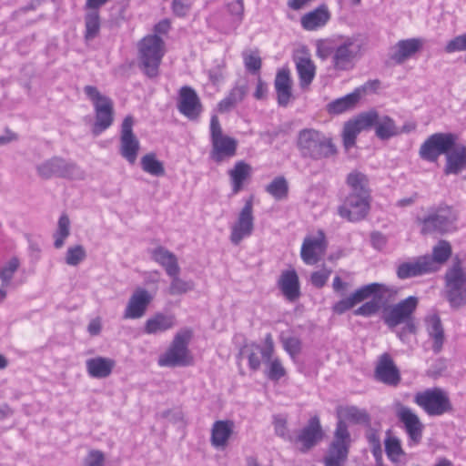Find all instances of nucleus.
Returning a JSON list of instances; mask_svg holds the SVG:
<instances>
[{"label": "nucleus", "instance_id": "338daca9", "mask_svg": "<svg viewBox=\"0 0 466 466\" xmlns=\"http://www.w3.org/2000/svg\"><path fill=\"white\" fill-rule=\"evenodd\" d=\"M401 324H403V326L397 331V335L400 340L405 341L409 335L417 332V326L414 319L402 322Z\"/></svg>", "mask_w": 466, "mask_h": 466}, {"label": "nucleus", "instance_id": "49530a36", "mask_svg": "<svg viewBox=\"0 0 466 466\" xmlns=\"http://www.w3.org/2000/svg\"><path fill=\"white\" fill-rule=\"evenodd\" d=\"M385 452L392 462L400 461V458L405 455L398 437L393 436L390 431H387V438L384 441Z\"/></svg>", "mask_w": 466, "mask_h": 466}, {"label": "nucleus", "instance_id": "680f3d73", "mask_svg": "<svg viewBox=\"0 0 466 466\" xmlns=\"http://www.w3.org/2000/svg\"><path fill=\"white\" fill-rule=\"evenodd\" d=\"M380 301L378 299H371L370 301L365 302L360 307L354 310V315L356 316H363V317H370L376 314L380 309Z\"/></svg>", "mask_w": 466, "mask_h": 466}, {"label": "nucleus", "instance_id": "c756f323", "mask_svg": "<svg viewBox=\"0 0 466 466\" xmlns=\"http://www.w3.org/2000/svg\"><path fill=\"white\" fill-rule=\"evenodd\" d=\"M274 86L279 106H287L292 98V80L289 68H281L277 72Z\"/></svg>", "mask_w": 466, "mask_h": 466}, {"label": "nucleus", "instance_id": "9b49d317", "mask_svg": "<svg viewBox=\"0 0 466 466\" xmlns=\"http://www.w3.org/2000/svg\"><path fill=\"white\" fill-rule=\"evenodd\" d=\"M275 352V344L271 333H268L263 345L251 341L244 343L238 352V359H246L252 372L260 370L262 361H269Z\"/></svg>", "mask_w": 466, "mask_h": 466}, {"label": "nucleus", "instance_id": "6ab92c4d", "mask_svg": "<svg viewBox=\"0 0 466 466\" xmlns=\"http://www.w3.org/2000/svg\"><path fill=\"white\" fill-rule=\"evenodd\" d=\"M77 170L76 164L60 157H53L36 167L37 174L44 179L53 177L72 179Z\"/></svg>", "mask_w": 466, "mask_h": 466}, {"label": "nucleus", "instance_id": "393cba45", "mask_svg": "<svg viewBox=\"0 0 466 466\" xmlns=\"http://www.w3.org/2000/svg\"><path fill=\"white\" fill-rule=\"evenodd\" d=\"M152 299V296L147 289H137L128 299L123 318L126 319L142 318L151 303Z\"/></svg>", "mask_w": 466, "mask_h": 466}, {"label": "nucleus", "instance_id": "603ef678", "mask_svg": "<svg viewBox=\"0 0 466 466\" xmlns=\"http://www.w3.org/2000/svg\"><path fill=\"white\" fill-rule=\"evenodd\" d=\"M171 278V282L168 287V294L181 295L185 294L194 289V282L189 280L186 281L179 278V273L176 275H168Z\"/></svg>", "mask_w": 466, "mask_h": 466}, {"label": "nucleus", "instance_id": "ddd939ff", "mask_svg": "<svg viewBox=\"0 0 466 466\" xmlns=\"http://www.w3.org/2000/svg\"><path fill=\"white\" fill-rule=\"evenodd\" d=\"M418 304L419 299L410 296L397 304L385 308L381 319L389 329H393L402 322L414 319L413 314Z\"/></svg>", "mask_w": 466, "mask_h": 466}, {"label": "nucleus", "instance_id": "412c9836", "mask_svg": "<svg viewBox=\"0 0 466 466\" xmlns=\"http://www.w3.org/2000/svg\"><path fill=\"white\" fill-rule=\"evenodd\" d=\"M325 232L319 229L316 235L307 236L302 242L300 257L307 265L317 264L328 248Z\"/></svg>", "mask_w": 466, "mask_h": 466}, {"label": "nucleus", "instance_id": "e433bc0d", "mask_svg": "<svg viewBox=\"0 0 466 466\" xmlns=\"http://www.w3.org/2000/svg\"><path fill=\"white\" fill-rule=\"evenodd\" d=\"M115 366L116 361L113 359L105 357H96L86 361L88 375L96 379L109 377Z\"/></svg>", "mask_w": 466, "mask_h": 466}, {"label": "nucleus", "instance_id": "aec40b11", "mask_svg": "<svg viewBox=\"0 0 466 466\" xmlns=\"http://www.w3.org/2000/svg\"><path fill=\"white\" fill-rule=\"evenodd\" d=\"M177 108L180 114L191 121H198L203 112V105L196 90L189 86L179 88Z\"/></svg>", "mask_w": 466, "mask_h": 466}, {"label": "nucleus", "instance_id": "9d476101", "mask_svg": "<svg viewBox=\"0 0 466 466\" xmlns=\"http://www.w3.org/2000/svg\"><path fill=\"white\" fill-rule=\"evenodd\" d=\"M446 299L453 309L466 305V269L457 259L445 273Z\"/></svg>", "mask_w": 466, "mask_h": 466}, {"label": "nucleus", "instance_id": "2eb2a0df", "mask_svg": "<svg viewBox=\"0 0 466 466\" xmlns=\"http://www.w3.org/2000/svg\"><path fill=\"white\" fill-rule=\"evenodd\" d=\"M323 439V431L319 418L315 415L299 431L296 436L290 438V442L301 453H307Z\"/></svg>", "mask_w": 466, "mask_h": 466}, {"label": "nucleus", "instance_id": "2f4dec72", "mask_svg": "<svg viewBox=\"0 0 466 466\" xmlns=\"http://www.w3.org/2000/svg\"><path fill=\"white\" fill-rule=\"evenodd\" d=\"M230 18L228 22H218V28L223 33L236 30L244 19L245 6L243 0H235L226 5Z\"/></svg>", "mask_w": 466, "mask_h": 466}, {"label": "nucleus", "instance_id": "bf43d9fd", "mask_svg": "<svg viewBox=\"0 0 466 466\" xmlns=\"http://www.w3.org/2000/svg\"><path fill=\"white\" fill-rule=\"evenodd\" d=\"M444 50L448 54L466 51V33L459 35L448 41ZM464 62L466 64V54Z\"/></svg>", "mask_w": 466, "mask_h": 466}, {"label": "nucleus", "instance_id": "20e7f679", "mask_svg": "<svg viewBox=\"0 0 466 466\" xmlns=\"http://www.w3.org/2000/svg\"><path fill=\"white\" fill-rule=\"evenodd\" d=\"M458 219V212L451 206L441 203L431 208L427 215L417 217L416 223L423 236L445 235L457 230Z\"/></svg>", "mask_w": 466, "mask_h": 466}, {"label": "nucleus", "instance_id": "6e6552de", "mask_svg": "<svg viewBox=\"0 0 466 466\" xmlns=\"http://www.w3.org/2000/svg\"><path fill=\"white\" fill-rule=\"evenodd\" d=\"M209 135L211 144L209 158L212 161L220 164L237 155L238 140L223 133L217 115L210 117Z\"/></svg>", "mask_w": 466, "mask_h": 466}, {"label": "nucleus", "instance_id": "6e6d98bb", "mask_svg": "<svg viewBox=\"0 0 466 466\" xmlns=\"http://www.w3.org/2000/svg\"><path fill=\"white\" fill-rule=\"evenodd\" d=\"M86 258V252L82 245L69 247L66 250L65 261L69 266H77Z\"/></svg>", "mask_w": 466, "mask_h": 466}, {"label": "nucleus", "instance_id": "79ce46f5", "mask_svg": "<svg viewBox=\"0 0 466 466\" xmlns=\"http://www.w3.org/2000/svg\"><path fill=\"white\" fill-rule=\"evenodd\" d=\"M360 99V93L359 90H355L350 94L329 102L327 105L326 109L330 115H339L353 109L357 106Z\"/></svg>", "mask_w": 466, "mask_h": 466}, {"label": "nucleus", "instance_id": "ea45409f", "mask_svg": "<svg viewBox=\"0 0 466 466\" xmlns=\"http://www.w3.org/2000/svg\"><path fill=\"white\" fill-rule=\"evenodd\" d=\"M365 114L376 115V119L372 124V127H375V134L380 139L387 140L400 134V131L391 117L388 116H380L378 112L375 110L365 112Z\"/></svg>", "mask_w": 466, "mask_h": 466}, {"label": "nucleus", "instance_id": "f03ea898", "mask_svg": "<svg viewBox=\"0 0 466 466\" xmlns=\"http://www.w3.org/2000/svg\"><path fill=\"white\" fill-rule=\"evenodd\" d=\"M316 55L321 60L330 58L336 72L350 71L362 55V46L353 36L338 35L316 42Z\"/></svg>", "mask_w": 466, "mask_h": 466}, {"label": "nucleus", "instance_id": "f3484780", "mask_svg": "<svg viewBox=\"0 0 466 466\" xmlns=\"http://www.w3.org/2000/svg\"><path fill=\"white\" fill-rule=\"evenodd\" d=\"M134 117L127 116L121 124L119 153L129 164L134 165L138 156L140 143L133 132Z\"/></svg>", "mask_w": 466, "mask_h": 466}, {"label": "nucleus", "instance_id": "cd10ccee", "mask_svg": "<svg viewBox=\"0 0 466 466\" xmlns=\"http://www.w3.org/2000/svg\"><path fill=\"white\" fill-rule=\"evenodd\" d=\"M424 41L420 38H409L400 40L394 46V51L390 54V60L397 65L403 64L406 60L412 57L416 53L422 49Z\"/></svg>", "mask_w": 466, "mask_h": 466}, {"label": "nucleus", "instance_id": "a878e982", "mask_svg": "<svg viewBox=\"0 0 466 466\" xmlns=\"http://www.w3.org/2000/svg\"><path fill=\"white\" fill-rule=\"evenodd\" d=\"M252 173L251 165L244 160L237 161L233 167L228 170L231 186V196H235L244 189L245 186L249 183Z\"/></svg>", "mask_w": 466, "mask_h": 466}, {"label": "nucleus", "instance_id": "5fc2aeb1", "mask_svg": "<svg viewBox=\"0 0 466 466\" xmlns=\"http://www.w3.org/2000/svg\"><path fill=\"white\" fill-rule=\"evenodd\" d=\"M20 267V260L16 257L11 258L7 263L0 268V279L3 287H7Z\"/></svg>", "mask_w": 466, "mask_h": 466}, {"label": "nucleus", "instance_id": "473e14b6", "mask_svg": "<svg viewBox=\"0 0 466 466\" xmlns=\"http://www.w3.org/2000/svg\"><path fill=\"white\" fill-rule=\"evenodd\" d=\"M426 330L429 337L432 339L431 349L435 354H439L445 342L444 329L438 314H432L426 318Z\"/></svg>", "mask_w": 466, "mask_h": 466}, {"label": "nucleus", "instance_id": "423d86ee", "mask_svg": "<svg viewBox=\"0 0 466 466\" xmlns=\"http://www.w3.org/2000/svg\"><path fill=\"white\" fill-rule=\"evenodd\" d=\"M192 331L188 329L179 330L167 350L158 357L160 367H187L194 364V357L188 349Z\"/></svg>", "mask_w": 466, "mask_h": 466}, {"label": "nucleus", "instance_id": "a18cd8bd", "mask_svg": "<svg viewBox=\"0 0 466 466\" xmlns=\"http://www.w3.org/2000/svg\"><path fill=\"white\" fill-rule=\"evenodd\" d=\"M296 68L301 86H309L315 76L316 66L309 57H299Z\"/></svg>", "mask_w": 466, "mask_h": 466}, {"label": "nucleus", "instance_id": "4468645a", "mask_svg": "<svg viewBox=\"0 0 466 466\" xmlns=\"http://www.w3.org/2000/svg\"><path fill=\"white\" fill-rule=\"evenodd\" d=\"M253 200V196L245 200L236 221L230 227L229 239L235 246L239 245L244 238L251 236L254 231Z\"/></svg>", "mask_w": 466, "mask_h": 466}, {"label": "nucleus", "instance_id": "b1692460", "mask_svg": "<svg viewBox=\"0 0 466 466\" xmlns=\"http://www.w3.org/2000/svg\"><path fill=\"white\" fill-rule=\"evenodd\" d=\"M277 287L289 302H295L301 297L299 278L294 268L281 271Z\"/></svg>", "mask_w": 466, "mask_h": 466}, {"label": "nucleus", "instance_id": "f257e3e1", "mask_svg": "<svg viewBox=\"0 0 466 466\" xmlns=\"http://www.w3.org/2000/svg\"><path fill=\"white\" fill-rule=\"evenodd\" d=\"M336 414L339 420L334 432V440L329 447L328 454L323 459L325 466H342L348 458L351 439L346 421L364 425L370 423L369 412L357 406H338Z\"/></svg>", "mask_w": 466, "mask_h": 466}, {"label": "nucleus", "instance_id": "f8f14e48", "mask_svg": "<svg viewBox=\"0 0 466 466\" xmlns=\"http://www.w3.org/2000/svg\"><path fill=\"white\" fill-rule=\"evenodd\" d=\"M457 139L454 133H434L420 145L419 155L425 161L436 162L440 156L446 155L454 147Z\"/></svg>", "mask_w": 466, "mask_h": 466}, {"label": "nucleus", "instance_id": "774afa93", "mask_svg": "<svg viewBox=\"0 0 466 466\" xmlns=\"http://www.w3.org/2000/svg\"><path fill=\"white\" fill-rule=\"evenodd\" d=\"M268 86L267 84L262 80L260 76H258V83L254 92V97L258 100H262L267 97Z\"/></svg>", "mask_w": 466, "mask_h": 466}, {"label": "nucleus", "instance_id": "5701e85b", "mask_svg": "<svg viewBox=\"0 0 466 466\" xmlns=\"http://www.w3.org/2000/svg\"><path fill=\"white\" fill-rule=\"evenodd\" d=\"M375 119V114L361 113L356 118L347 121L342 131L343 146L347 149L354 147L358 135L362 130L370 129Z\"/></svg>", "mask_w": 466, "mask_h": 466}, {"label": "nucleus", "instance_id": "72a5a7b5", "mask_svg": "<svg viewBox=\"0 0 466 466\" xmlns=\"http://www.w3.org/2000/svg\"><path fill=\"white\" fill-rule=\"evenodd\" d=\"M330 19V13L326 5H321L314 10L304 14L300 18L303 29L314 31L324 26Z\"/></svg>", "mask_w": 466, "mask_h": 466}, {"label": "nucleus", "instance_id": "37998d69", "mask_svg": "<svg viewBox=\"0 0 466 466\" xmlns=\"http://www.w3.org/2000/svg\"><path fill=\"white\" fill-rule=\"evenodd\" d=\"M346 184L350 189L349 195L371 197V191L369 187V178L365 174L357 170L350 172L347 176Z\"/></svg>", "mask_w": 466, "mask_h": 466}, {"label": "nucleus", "instance_id": "0eeeda50", "mask_svg": "<svg viewBox=\"0 0 466 466\" xmlns=\"http://www.w3.org/2000/svg\"><path fill=\"white\" fill-rule=\"evenodd\" d=\"M84 93L94 107L95 121L91 127L92 134L98 136L109 128L114 122V102L109 96L101 94L94 86H86Z\"/></svg>", "mask_w": 466, "mask_h": 466}, {"label": "nucleus", "instance_id": "0e129e2a", "mask_svg": "<svg viewBox=\"0 0 466 466\" xmlns=\"http://www.w3.org/2000/svg\"><path fill=\"white\" fill-rule=\"evenodd\" d=\"M105 454L99 450H91L85 458V466H104Z\"/></svg>", "mask_w": 466, "mask_h": 466}, {"label": "nucleus", "instance_id": "3c124183", "mask_svg": "<svg viewBox=\"0 0 466 466\" xmlns=\"http://www.w3.org/2000/svg\"><path fill=\"white\" fill-rule=\"evenodd\" d=\"M242 57L246 70L252 75L260 76L262 59L259 56V51L256 49L254 51L243 52Z\"/></svg>", "mask_w": 466, "mask_h": 466}, {"label": "nucleus", "instance_id": "f704fd0d", "mask_svg": "<svg viewBox=\"0 0 466 466\" xmlns=\"http://www.w3.org/2000/svg\"><path fill=\"white\" fill-rule=\"evenodd\" d=\"M445 156V175L459 174L462 169L466 168V147L464 145L455 143L454 147L448 151Z\"/></svg>", "mask_w": 466, "mask_h": 466}, {"label": "nucleus", "instance_id": "c9c22d12", "mask_svg": "<svg viewBox=\"0 0 466 466\" xmlns=\"http://www.w3.org/2000/svg\"><path fill=\"white\" fill-rule=\"evenodd\" d=\"M429 273H431V271L422 256L417 257L411 261L400 263L396 269L397 277L400 279H407Z\"/></svg>", "mask_w": 466, "mask_h": 466}, {"label": "nucleus", "instance_id": "a19ab883", "mask_svg": "<svg viewBox=\"0 0 466 466\" xmlns=\"http://www.w3.org/2000/svg\"><path fill=\"white\" fill-rule=\"evenodd\" d=\"M247 91L248 87L246 86H234L228 94L218 102L217 106L218 112L222 114L230 112L244 100Z\"/></svg>", "mask_w": 466, "mask_h": 466}, {"label": "nucleus", "instance_id": "4d7b16f0", "mask_svg": "<svg viewBox=\"0 0 466 466\" xmlns=\"http://www.w3.org/2000/svg\"><path fill=\"white\" fill-rule=\"evenodd\" d=\"M273 425L276 435L290 442V438H293V436L289 434L287 417L281 414L275 415Z\"/></svg>", "mask_w": 466, "mask_h": 466}, {"label": "nucleus", "instance_id": "1a4fd4ad", "mask_svg": "<svg viewBox=\"0 0 466 466\" xmlns=\"http://www.w3.org/2000/svg\"><path fill=\"white\" fill-rule=\"evenodd\" d=\"M413 401L430 417L453 412V405L447 391L439 387L418 391Z\"/></svg>", "mask_w": 466, "mask_h": 466}, {"label": "nucleus", "instance_id": "69168bd1", "mask_svg": "<svg viewBox=\"0 0 466 466\" xmlns=\"http://www.w3.org/2000/svg\"><path fill=\"white\" fill-rule=\"evenodd\" d=\"M356 304L355 300L353 299L352 296L340 299L338 302H336L332 306V310L334 313L341 315L345 313L347 310L352 309Z\"/></svg>", "mask_w": 466, "mask_h": 466}, {"label": "nucleus", "instance_id": "a211bd4d", "mask_svg": "<svg viewBox=\"0 0 466 466\" xmlns=\"http://www.w3.org/2000/svg\"><path fill=\"white\" fill-rule=\"evenodd\" d=\"M396 417L408 436L409 445L420 444L422 440L424 424L419 416L410 407L399 404L396 408Z\"/></svg>", "mask_w": 466, "mask_h": 466}, {"label": "nucleus", "instance_id": "864d4df0", "mask_svg": "<svg viewBox=\"0 0 466 466\" xmlns=\"http://www.w3.org/2000/svg\"><path fill=\"white\" fill-rule=\"evenodd\" d=\"M265 362L268 363L265 375L269 380L279 381L281 378L286 376L287 371L279 358L271 357L269 361Z\"/></svg>", "mask_w": 466, "mask_h": 466}, {"label": "nucleus", "instance_id": "e2e57ef3", "mask_svg": "<svg viewBox=\"0 0 466 466\" xmlns=\"http://www.w3.org/2000/svg\"><path fill=\"white\" fill-rule=\"evenodd\" d=\"M283 348L294 359L300 354L302 342L297 337H289L283 340Z\"/></svg>", "mask_w": 466, "mask_h": 466}, {"label": "nucleus", "instance_id": "dca6fc26", "mask_svg": "<svg viewBox=\"0 0 466 466\" xmlns=\"http://www.w3.org/2000/svg\"><path fill=\"white\" fill-rule=\"evenodd\" d=\"M370 204L371 197L348 195L338 207V214L350 222H359L369 215Z\"/></svg>", "mask_w": 466, "mask_h": 466}, {"label": "nucleus", "instance_id": "09e8293b", "mask_svg": "<svg viewBox=\"0 0 466 466\" xmlns=\"http://www.w3.org/2000/svg\"><path fill=\"white\" fill-rule=\"evenodd\" d=\"M141 167L146 172L155 177H162L165 175V167L163 163L157 158L155 153L146 154L140 160Z\"/></svg>", "mask_w": 466, "mask_h": 466}, {"label": "nucleus", "instance_id": "7c9ffc66", "mask_svg": "<svg viewBox=\"0 0 466 466\" xmlns=\"http://www.w3.org/2000/svg\"><path fill=\"white\" fill-rule=\"evenodd\" d=\"M151 259L161 266L167 275L180 273V267L177 256L163 246L149 251Z\"/></svg>", "mask_w": 466, "mask_h": 466}, {"label": "nucleus", "instance_id": "052dcab7", "mask_svg": "<svg viewBox=\"0 0 466 466\" xmlns=\"http://www.w3.org/2000/svg\"><path fill=\"white\" fill-rule=\"evenodd\" d=\"M331 268L325 266L320 270L313 271L310 275V283L317 289H322L331 274Z\"/></svg>", "mask_w": 466, "mask_h": 466}, {"label": "nucleus", "instance_id": "4be33fe9", "mask_svg": "<svg viewBox=\"0 0 466 466\" xmlns=\"http://www.w3.org/2000/svg\"><path fill=\"white\" fill-rule=\"evenodd\" d=\"M374 379L390 387H397L400 383V371L390 353L385 352L378 358Z\"/></svg>", "mask_w": 466, "mask_h": 466}, {"label": "nucleus", "instance_id": "39448f33", "mask_svg": "<svg viewBox=\"0 0 466 466\" xmlns=\"http://www.w3.org/2000/svg\"><path fill=\"white\" fill-rule=\"evenodd\" d=\"M166 54L164 40L157 35H147L137 43L138 67L148 78L160 75V65Z\"/></svg>", "mask_w": 466, "mask_h": 466}, {"label": "nucleus", "instance_id": "c85d7f7f", "mask_svg": "<svg viewBox=\"0 0 466 466\" xmlns=\"http://www.w3.org/2000/svg\"><path fill=\"white\" fill-rule=\"evenodd\" d=\"M452 254L451 245L449 241L441 239L432 248L431 255L422 256L431 273L438 271L445 264Z\"/></svg>", "mask_w": 466, "mask_h": 466}, {"label": "nucleus", "instance_id": "8fccbe9b", "mask_svg": "<svg viewBox=\"0 0 466 466\" xmlns=\"http://www.w3.org/2000/svg\"><path fill=\"white\" fill-rule=\"evenodd\" d=\"M70 235V219L66 214H62L57 222V228L54 233V246L61 248L66 238Z\"/></svg>", "mask_w": 466, "mask_h": 466}, {"label": "nucleus", "instance_id": "c03bdc74", "mask_svg": "<svg viewBox=\"0 0 466 466\" xmlns=\"http://www.w3.org/2000/svg\"><path fill=\"white\" fill-rule=\"evenodd\" d=\"M86 14L84 16L85 22V40L91 41L96 38L100 34L101 28V18L99 11L85 10Z\"/></svg>", "mask_w": 466, "mask_h": 466}, {"label": "nucleus", "instance_id": "4c0bfd02", "mask_svg": "<svg viewBox=\"0 0 466 466\" xmlns=\"http://www.w3.org/2000/svg\"><path fill=\"white\" fill-rule=\"evenodd\" d=\"M176 325L174 314L157 312L149 318L144 325V332L147 334H157L165 332Z\"/></svg>", "mask_w": 466, "mask_h": 466}, {"label": "nucleus", "instance_id": "bb28decb", "mask_svg": "<svg viewBox=\"0 0 466 466\" xmlns=\"http://www.w3.org/2000/svg\"><path fill=\"white\" fill-rule=\"evenodd\" d=\"M396 293L397 289L393 287H389L383 283L374 282L361 286L356 289L351 296L356 304H358L370 297H373V299L382 300L386 297H390Z\"/></svg>", "mask_w": 466, "mask_h": 466}, {"label": "nucleus", "instance_id": "13d9d810", "mask_svg": "<svg viewBox=\"0 0 466 466\" xmlns=\"http://www.w3.org/2000/svg\"><path fill=\"white\" fill-rule=\"evenodd\" d=\"M194 0H172L171 11L179 18L187 16L192 9Z\"/></svg>", "mask_w": 466, "mask_h": 466}, {"label": "nucleus", "instance_id": "7ed1b4c3", "mask_svg": "<svg viewBox=\"0 0 466 466\" xmlns=\"http://www.w3.org/2000/svg\"><path fill=\"white\" fill-rule=\"evenodd\" d=\"M296 147L302 158L313 161L328 159L338 153L332 137L315 128L299 130Z\"/></svg>", "mask_w": 466, "mask_h": 466}, {"label": "nucleus", "instance_id": "de8ad7c7", "mask_svg": "<svg viewBox=\"0 0 466 466\" xmlns=\"http://www.w3.org/2000/svg\"><path fill=\"white\" fill-rule=\"evenodd\" d=\"M289 183L283 176L276 177L266 187V191L276 200L286 199L289 196Z\"/></svg>", "mask_w": 466, "mask_h": 466}, {"label": "nucleus", "instance_id": "58836bf2", "mask_svg": "<svg viewBox=\"0 0 466 466\" xmlns=\"http://www.w3.org/2000/svg\"><path fill=\"white\" fill-rule=\"evenodd\" d=\"M234 423L231 420H217L211 429L210 442L215 448H225L233 433Z\"/></svg>", "mask_w": 466, "mask_h": 466}]
</instances>
